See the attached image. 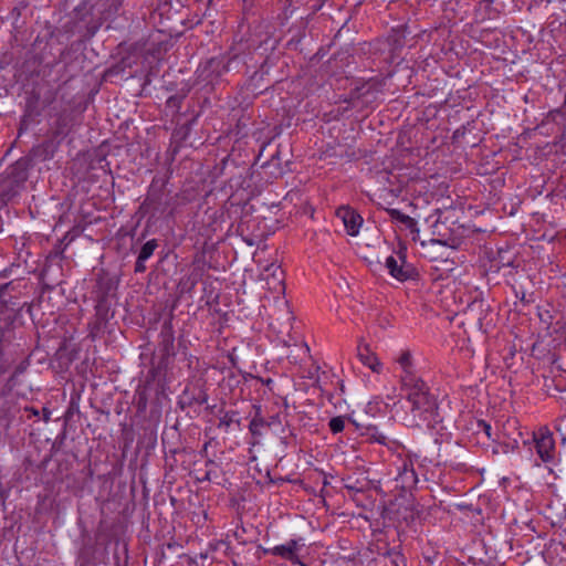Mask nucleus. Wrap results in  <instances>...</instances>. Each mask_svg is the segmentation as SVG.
Returning <instances> with one entry per match:
<instances>
[{
    "label": "nucleus",
    "mask_w": 566,
    "mask_h": 566,
    "mask_svg": "<svg viewBox=\"0 0 566 566\" xmlns=\"http://www.w3.org/2000/svg\"><path fill=\"white\" fill-rule=\"evenodd\" d=\"M175 332L171 319L165 321L159 333V348L164 358L174 357L175 352Z\"/></svg>",
    "instance_id": "nucleus-10"
},
{
    "label": "nucleus",
    "mask_w": 566,
    "mask_h": 566,
    "mask_svg": "<svg viewBox=\"0 0 566 566\" xmlns=\"http://www.w3.org/2000/svg\"><path fill=\"white\" fill-rule=\"evenodd\" d=\"M35 56L31 55L18 67L15 77L22 84L27 94H33L35 91Z\"/></svg>",
    "instance_id": "nucleus-7"
},
{
    "label": "nucleus",
    "mask_w": 566,
    "mask_h": 566,
    "mask_svg": "<svg viewBox=\"0 0 566 566\" xmlns=\"http://www.w3.org/2000/svg\"><path fill=\"white\" fill-rule=\"evenodd\" d=\"M385 211L388 213L391 221H396L403 224L412 234H419L418 223L413 218L394 208H385Z\"/></svg>",
    "instance_id": "nucleus-13"
},
{
    "label": "nucleus",
    "mask_w": 566,
    "mask_h": 566,
    "mask_svg": "<svg viewBox=\"0 0 566 566\" xmlns=\"http://www.w3.org/2000/svg\"><path fill=\"white\" fill-rule=\"evenodd\" d=\"M368 481L366 479L358 480L353 476L344 479V488L350 493H363L368 489Z\"/></svg>",
    "instance_id": "nucleus-21"
},
{
    "label": "nucleus",
    "mask_w": 566,
    "mask_h": 566,
    "mask_svg": "<svg viewBox=\"0 0 566 566\" xmlns=\"http://www.w3.org/2000/svg\"><path fill=\"white\" fill-rule=\"evenodd\" d=\"M206 464L207 465L213 464V461L212 460H208Z\"/></svg>",
    "instance_id": "nucleus-39"
},
{
    "label": "nucleus",
    "mask_w": 566,
    "mask_h": 566,
    "mask_svg": "<svg viewBox=\"0 0 566 566\" xmlns=\"http://www.w3.org/2000/svg\"><path fill=\"white\" fill-rule=\"evenodd\" d=\"M397 488L402 491H411L418 483V475L412 462L403 461L396 478Z\"/></svg>",
    "instance_id": "nucleus-11"
},
{
    "label": "nucleus",
    "mask_w": 566,
    "mask_h": 566,
    "mask_svg": "<svg viewBox=\"0 0 566 566\" xmlns=\"http://www.w3.org/2000/svg\"><path fill=\"white\" fill-rule=\"evenodd\" d=\"M147 260H140V256H137V260L135 262V273H144L146 271L145 262Z\"/></svg>",
    "instance_id": "nucleus-32"
},
{
    "label": "nucleus",
    "mask_w": 566,
    "mask_h": 566,
    "mask_svg": "<svg viewBox=\"0 0 566 566\" xmlns=\"http://www.w3.org/2000/svg\"><path fill=\"white\" fill-rule=\"evenodd\" d=\"M34 123H35V117L33 114V104H32V99L30 98L27 102L25 113L22 116L21 122H20L18 138H21V136L24 132L32 128Z\"/></svg>",
    "instance_id": "nucleus-19"
},
{
    "label": "nucleus",
    "mask_w": 566,
    "mask_h": 566,
    "mask_svg": "<svg viewBox=\"0 0 566 566\" xmlns=\"http://www.w3.org/2000/svg\"><path fill=\"white\" fill-rule=\"evenodd\" d=\"M43 298H44V291H42L41 295L38 297V306L42 305Z\"/></svg>",
    "instance_id": "nucleus-36"
},
{
    "label": "nucleus",
    "mask_w": 566,
    "mask_h": 566,
    "mask_svg": "<svg viewBox=\"0 0 566 566\" xmlns=\"http://www.w3.org/2000/svg\"><path fill=\"white\" fill-rule=\"evenodd\" d=\"M295 440H296V437H295V434L293 433V431H290V434H289V436H286V437H283V438H282V442H283L284 444H286V446L291 444L292 442H294V443H295V442H296Z\"/></svg>",
    "instance_id": "nucleus-33"
},
{
    "label": "nucleus",
    "mask_w": 566,
    "mask_h": 566,
    "mask_svg": "<svg viewBox=\"0 0 566 566\" xmlns=\"http://www.w3.org/2000/svg\"><path fill=\"white\" fill-rule=\"evenodd\" d=\"M24 307H25V311L31 315L32 314V303H30V304L24 303L21 310H23Z\"/></svg>",
    "instance_id": "nucleus-34"
},
{
    "label": "nucleus",
    "mask_w": 566,
    "mask_h": 566,
    "mask_svg": "<svg viewBox=\"0 0 566 566\" xmlns=\"http://www.w3.org/2000/svg\"><path fill=\"white\" fill-rule=\"evenodd\" d=\"M239 415L238 411H227L221 418H220V421H219V428H230V426L232 423H237L238 426H240V419H237V416Z\"/></svg>",
    "instance_id": "nucleus-23"
},
{
    "label": "nucleus",
    "mask_w": 566,
    "mask_h": 566,
    "mask_svg": "<svg viewBox=\"0 0 566 566\" xmlns=\"http://www.w3.org/2000/svg\"><path fill=\"white\" fill-rule=\"evenodd\" d=\"M399 259L401 261L400 263L392 255L386 259L385 265L389 274L400 282L418 279V270L411 263L406 262L403 255H399Z\"/></svg>",
    "instance_id": "nucleus-6"
},
{
    "label": "nucleus",
    "mask_w": 566,
    "mask_h": 566,
    "mask_svg": "<svg viewBox=\"0 0 566 566\" xmlns=\"http://www.w3.org/2000/svg\"><path fill=\"white\" fill-rule=\"evenodd\" d=\"M158 248V243L156 239H151L147 241L140 249L138 256H140V260H148L155 252V250Z\"/></svg>",
    "instance_id": "nucleus-24"
},
{
    "label": "nucleus",
    "mask_w": 566,
    "mask_h": 566,
    "mask_svg": "<svg viewBox=\"0 0 566 566\" xmlns=\"http://www.w3.org/2000/svg\"><path fill=\"white\" fill-rule=\"evenodd\" d=\"M336 217L343 221V224L347 233L355 237L359 233V229L363 224L361 216L350 207H339L336 210Z\"/></svg>",
    "instance_id": "nucleus-8"
},
{
    "label": "nucleus",
    "mask_w": 566,
    "mask_h": 566,
    "mask_svg": "<svg viewBox=\"0 0 566 566\" xmlns=\"http://www.w3.org/2000/svg\"><path fill=\"white\" fill-rule=\"evenodd\" d=\"M563 117L564 116V113L562 112L560 108H555V109H552L547 113L545 119L543 120V124L545 123H549V122H556L557 120V117Z\"/></svg>",
    "instance_id": "nucleus-31"
},
{
    "label": "nucleus",
    "mask_w": 566,
    "mask_h": 566,
    "mask_svg": "<svg viewBox=\"0 0 566 566\" xmlns=\"http://www.w3.org/2000/svg\"><path fill=\"white\" fill-rule=\"evenodd\" d=\"M18 190L12 186V181L7 179L2 174L0 175V209L7 202L18 195Z\"/></svg>",
    "instance_id": "nucleus-17"
},
{
    "label": "nucleus",
    "mask_w": 566,
    "mask_h": 566,
    "mask_svg": "<svg viewBox=\"0 0 566 566\" xmlns=\"http://www.w3.org/2000/svg\"><path fill=\"white\" fill-rule=\"evenodd\" d=\"M363 436L366 440L370 442H377L381 446H386L389 449L398 447V442L396 440L389 439L386 434H384L376 426H368L365 428Z\"/></svg>",
    "instance_id": "nucleus-14"
},
{
    "label": "nucleus",
    "mask_w": 566,
    "mask_h": 566,
    "mask_svg": "<svg viewBox=\"0 0 566 566\" xmlns=\"http://www.w3.org/2000/svg\"><path fill=\"white\" fill-rule=\"evenodd\" d=\"M33 148L30 150L29 155L20 158L13 165H11L6 172L2 175L12 181V186L19 191V189L24 185L28 180L29 171L33 167V157H32Z\"/></svg>",
    "instance_id": "nucleus-3"
},
{
    "label": "nucleus",
    "mask_w": 566,
    "mask_h": 566,
    "mask_svg": "<svg viewBox=\"0 0 566 566\" xmlns=\"http://www.w3.org/2000/svg\"><path fill=\"white\" fill-rule=\"evenodd\" d=\"M157 180L154 179L148 193L139 207V211L143 213H151V216H156L157 213H164L166 210V205L163 203L164 190H165V181L157 188Z\"/></svg>",
    "instance_id": "nucleus-4"
},
{
    "label": "nucleus",
    "mask_w": 566,
    "mask_h": 566,
    "mask_svg": "<svg viewBox=\"0 0 566 566\" xmlns=\"http://www.w3.org/2000/svg\"><path fill=\"white\" fill-rule=\"evenodd\" d=\"M476 427L479 431H483L488 439L496 441L499 439V436H493L492 427L489 422L485 420H478Z\"/></svg>",
    "instance_id": "nucleus-29"
},
{
    "label": "nucleus",
    "mask_w": 566,
    "mask_h": 566,
    "mask_svg": "<svg viewBox=\"0 0 566 566\" xmlns=\"http://www.w3.org/2000/svg\"><path fill=\"white\" fill-rule=\"evenodd\" d=\"M329 430L333 433H339L345 428V418L342 416L333 417L328 422Z\"/></svg>",
    "instance_id": "nucleus-26"
},
{
    "label": "nucleus",
    "mask_w": 566,
    "mask_h": 566,
    "mask_svg": "<svg viewBox=\"0 0 566 566\" xmlns=\"http://www.w3.org/2000/svg\"><path fill=\"white\" fill-rule=\"evenodd\" d=\"M184 99H185V95H172V96L168 97V99L166 101V107L175 109L176 112H179Z\"/></svg>",
    "instance_id": "nucleus-28"
},
{
    "label": "nucleus",
    "mask_w": 566,
    "mask_h": 566,
    "mask_svg": "<svg viewBox=\"0 0 566 566\" xmlns=\"http://www.w3.org/2000/svg\"><path fill=\"white\" fill-rule=\"evenodd\" d=\"M133 405L136 407L138 413H144L148 406V391L146 385H138L134 398Z\"/></svg>",
    "instance_id": "nucleus-18"
},
{
    "label": "nucleus",
    "mask_w": 566,
    "mask_h": 566,
    "mask_svg": "<svg viewBox=\"0 0 566 566\" xmlns=\"http://www.w3.org/2000/svg\"><path fill=\"white\" fill-rule=\"evenodd\" d=\"M357 356L359 360L373 371L379 373L381 370V364L375 353L371 352L368 345H359L357 348Z\"/></svg>",
    "instance_id": "nucleus-15"
},
{
    "label": "nucleus",
    "mask_w": 566,
    "mask_h": 566,
    "mask_svg": "<svg viewBox=\"0 0 566 566\" xmlns=\"http://www.w3.org/2000/svg\"><path fill=\"white\" fill-rule=\"evenodd\" d=\"M406 399L409 403V409L406 415V421L409 427L426 426L434 429L438 423L442 421L439 412L438 400L434 395L430 392L429 387L423 380H412V378L405 379Z\"/></svg>",
    "instance_id": "nucleus-1"
},
{
    "label": "nucleus",
    "mask_w": 566,
    "mask_h": 566,
    "mask_svg": "<svg viewBox=\"0 0 566 566\" xmlns=\"http://www.w3.org/2000/svg\"><path fill=\"white\" fill-rule=\"evenodd\" d=\"M111 281H108L107 283V287L106 290L101 294L98 295L97 297V303H96V315L101 318V319H105L106 318V313L108 311V305H107V293L111 289Z\"/></svg>",
    "instance_id": "nucleus-22"
},
{
    "label": "nucleus",
    "mask_w": 566,
    "mask_h": 566,
    "mask_svg": "<svg viewBox=\"0 0 566 566\" xmlns=\"http://www.w3.org/2000/svg\"><path fill=\"white\" fill-rule=\"evenodd\" d=\"M305 546L302 538L290 539L285 544L276 545L270 548L268 553L273 556H279L283 559L290 560L293 564L298 562V552Z\"/></svg>",
    "instance_id": "nucleus-9"
},
{
    "label": "nucleus",
    "mask_w": 566,
    "mask_h": 566,
    "mask_svg": "<svg viewBox=\"0 0 566 566\" xmlns=\"http://www.w3.org/2000/svg\"><path fill=\"white\" fill-rule=\"evenodd\" d=\"M397 363L400 365L402 373L400 375L401 387H405V379L412 378V380H422L418 377L412 369V356L410 350H402L399 357L397 358Z\"/></svg>",
    "instance_id": "nucleus-12"
},
{
    "label": "nucleus",
    "mask_w": 566,
    "mask_h": 566,
    "mask_svg": "<svg viewBox=\"0 0 566 566\" xmlns=\"http://www.w3.org/2000/svg\"><path fill=\"white\" fill-rule=\"evenodd\" d=\"M30 410L32 411L33 415H35V409L34 408H31Z\"/></svg>",
    "instance_id": "nucleus-40"
},
{
    "label": "nucleus",
    "mask_w": 566,
    "mask_h": 566,
    "mask_svg": "<svg viewBox=\"0 0 566 566\" xmlns=\"http://www.w3.org/2000/svg\"><path fill=\"white\" fill-rule=\"evenodd\" d=\"M301 349H303L304 353H308L310 352V348H308V346L306 344H302Z\"/></svg>",
    "instance_id": "nucleus-38"
},
{
    "label": "nucleus",
    "mask_w": 566,
    "mask_h": 566,
    "mask_svg": "<svg viewBox=\"0 0 566 566\" xmlns=\"http://www.w3.org/2000/svg\"><path fill=\"white\" fill-rule=\"evenodd\" d=\"M207 401L208 394L205 385L200 381H196L186 386L179 396L178 405L182 410H185L193 407L195 405H203Z\"/></svg>",
    "instance_id": "nucleus-5"
},
{
    "label": "nucleus",
    "mask_w": 566,
    "mask_h": 566,
    "mask_svg": "<svg viewBox=\"0 0 566 566\" xmlns=\"http://www.w3.org/2000/svg\"><path fill=\"white\" fill-rule=\"evenodd\" d=\"M42 412L44 420L48 421L50 419V413L45 407L42 409Z\"/></svg>",
    "instance_id": "nucleus-35"
},
{
    "label": "nucleus",
    "mask_w": 566,
    "mask_h": 566,
    "mask_svg": "<svg viewBox=\"0 0 566 566\" xmlns=\"http://www.w3.org/2000/svg\"><path fill=\"white\" fill-rule=\"evenodd\" d=\"M19 286H21V281H17V282L12 281L10 283L4 284L1 287V290H0V300H1V302L7 303L6 291H8V290L13 291V290H15Z\"/></svg>",
    "instance_id": "nucleus-30"
},
{
    "label": "nucleus",
    "mask_w": 566,
    "mask_h": 566,
    "mask_svg": "<svg viewBox=\"0 0 566 566\" xmlns=\"http://www.w3.org/2000/svg\"><path fill=\"white\" fill-rule=\"evenodd\" d=\"M201 481H210V472H206L205 476L201 479Z\"/></svg>",
    "instance_id": "nucleus-37"
},
{
    "label": "nucleus",
    "mask_w": 566,
    "mask_h": 566,
    "mask_svg": "<svg viewBox=\"0 0 566 566\" xmlns=\"http://www.w3.org/2000/svg\"><path fill=\"white\" fill-rule=\"evenodd\" d=\"M221 547L228 548V544L224 541L210 542L205 553H200L201 558H208L212 553L219 551Z\"/></svg>",
    "instance_id": "nucleus-27"
},
{
    "label": "nucleus",
    "mask_w": 566,
    "mask_h": 566,
    "mask_svg": "<svg viewBox=\"0 0 566 566\" xmlns=\"http://www.w3.org/2000/svg\"><path fill=\"white\" fill-rule=\"evenodd\" d=\"M255 415L253 416L252 420L249 424V430L252 433V436H261V429L265 426H269V423L265 421V419L261 415V407L254 406Z\"/></svg>",
    "instance_id": "nucleus-20"
},
{
    "label": "nucleus",
    "mask_w": 566,
    "mask_h": 566,
    "mask_svg": "<svg viewBox=\"0 0 566 566\" xmlns=\"http://www.w3.org/2000/svg\"><path fill=\"white\" fill-rule=\"evenodd\" d=\"M386 555L390 558L392 566H407L406 557L399 551L392 548Z\"/></svg>",
    "instance_id": "nucleus-25"
},
{
    "label": "nucleus",
    "mask_w": 566,
    "mask_h": 566,
    "mask_svg": "<svg viewBox=\"0 0 566 566\" xmlns=\"http://www.w3.org/2000/svg\"><path fill=\"white\" fill-rule=\"evenodd\" d=\"M535 450L539 459L545 463H552L556 457L555 440L547 427H541L533 433Z\"/></svg>",
    "instance_id": "nucleus-2"
},
{
    "label": "nucleus",
    "mask_w": 566,
    "mask_h": 566,
    "mask_svg": "<svg viewBox=\"0 0 566 566\" xmlns=\"http://www.w3.org/2000/svg\"><path fill=\"white\" fill-rule=\"evenodd\" d=\"M272 276V283L270 282V279L268 277V284L271 290H274L275 292H284L285 291V282H284V271L279 265L271 264L266 271H271Z\"/></svg>",
    "instance_id": "nucleus-16"
}]
</instances>
